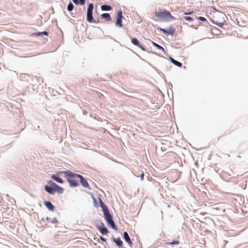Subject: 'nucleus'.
Returning <instances> with one entry per match:
<instances>
[{"label": "nucleus", "mask_w": 248, "mask_h": 248, "mask_svg": "<svg viewBox=\"0 0 248 248\" xmlns=\"http://www.w3.org/2000/svg\"><path fill=\"white\" fill-rule=\"evenodd\" d=\"M199 19L202 21H206V19L203 17L200 16Z\"/></svg>", "instance_id": "nucleus-26"}, {"label": "nucleus", "mask_w": 248, "mask_h": 248, "mask_svg": "<svg viewBox=\"0 0 248 248\" xmlns=\"http://www.w3.org/2000/svg\"><path fill=\"white\" fill-rule=\"evenodd\" d=\"M101 9L102 11H109L112 9V8L109 5H103L101 6Z\"/></svg>", "instance_id": "nucleus-17"}, {"label": "nucleus", "mask_w": 248, "mask_h": 248, "mask_svg": "<svg viewBox=\"0 0 248 248\" xmlns=\"http://www.w3.org/2000/svg\"><path fill=\"white\" fill-rule=\"evenodd\" d=\"M185 19L189 21H192L193 19L190 16H185Z\"/></svg>", "instance_id": "nucleus-25"}, {"label": "nucleus", "mask_w": 248, "mask_h": 248, "mask_svg": "<svg viewBox=\"0 0 248 248\" xmlns=\"http://www.w3.org/2000/svg\"><path fill=\"white\" fill-rule=\"evenodd\" d=\"M51 178L55 180L56 182L59 183H61V184H62L63 183V180H62V179L55 175H52L51 176Z\"/></svg>", "instance_id": "nucleus-15"}, {"label": "nucleus", "mask_w": 248, "mask_h": 248, "mask_svg": "<svg viewBox=\"0 0 248 248\" xmlns=\"http://www.w3.org/2000/svg\"><path fill=\"white\" fill-rule=\"evenodd\" d=\"M159 30L161 31H162L163 33L167 34L168 35L169 34L172 35L174 32V30H173L172 27L170 28V29H168L167 30L164 29L160 28Z\"/></svg>", "instance_id": "nucleus-11"}, {"label": "nucleus", "mask_w": 248, "mask_h": 248, "mask_svg": "<svg viewBox=\"0 0 248 248\" xmlns=\"http://www.w3.org/2000/svg\"><path fill=\"white\" fill-rule=\"evenodd\" d=\"M143 178H144V173H142V174H141V179L142 180H143Z\"/></svg>", "instance_id": "nucleus-29"}, {"label": "nucleus", "mask_w": 248, "mask_h": 248, "mask_svg": "<svg viewBox=\"0 0 248 248\" xmlns=\"http://www.w3.org/2000/svg\"><path fill=\"white\" fill-rule=\"evenodd\" d=\"M192 13H193V12H189V13H184V14H185V15H190V14H191Z\"/></svg>", "instance_id": "nucleus-28"}, {"label": "nucleus", "mask_w": 248, "mask_h": 248, "mask_svg": "<svg viewBox=\"0 0 248 248\" xmlns=\"http://www.w3.org/2000/svg\"><path fill=\"white\" fill-rule=\"evenodd\" d=\"M63 173L71 186H77L78 185L80 174H74L69 170L64 171Z\"/></svg>", "instance_id": "nucleus-2"}, {"label": "nucleus", "mask_w": 248, "mask_h": 248, "mask_svg": "<svg viewBox=\"0 0 248 248\" xmlns=\"http://www.w3.org/2000/svg\"><path fill=\"white\" fill-rule=\"evenodd\" d=\"M123 17V13L122 11H119L117 12V15L116 16V22L115 23V25L116 26L119 27H123V23H122V18Z\"/></svg>", "instance_id": "nucleus-6"}, {"label": "nucleus", "mask_w": 248, "mask_h": 248, "mask_svg": "<svg viewBox=\"0 0 248 248\" xmlns=\"http://www.w3.org/2000/svg\"><path fill=\"white\" fill-rule=\"evenodd\" d=\"M44 204L49 210L53 211L54 210V206L53 205V204L51 203L50 202H45Z\"/></svg>", "instance_id": "nucleus-12"}, {"label": "nucleus", "mask_w": 248, "mask_h": 248, "mask_svg": "<svg viewBox=\"0 0 248 248\" xmlns=\"http://www.w3.org/2000/svg\"><path fill=\"white\" fill-rule=\"evenodd\" d=\"M79 177H80L79 180H80L82 186L84 187L90 188L89 185L88 183L87 182V181H86V180H85L83 177V176H81V175Z\"/></svg>", "instance_id": "nucleus-10"}, {"label": "nucleus", "mask_w": 248, "mask_h": 248, "mask_svg": "<svg viewBox=\"0 0 248 248\" xmlns=\"http://www.w3.org/2000/svg\"><path fill=\"white\" fill-rule=\"evenodd\" d=\"M152 44H153V45L154 46H155L158 49H160V50H162L164 51H165L164 48L162 46H160V45H158L157 44L155 43L154 42H153Z\"/></svg>", "instance_id": "nucleus-21"}, {"label": "nucleus", "mask_w": 248, "mask_h": 248, "mask_svg": "<svg viewBox=\"0 0 248 248\" xmlns=\"http://www.w3.org/2000/svg\"><path fill=\"white\" fill-rule=\"evenodd\" d=\"M45 189L46 190V191H47L49 194H54L55 193L54 186L52 187L48 186H46L45 187Z\"/></svg>", "instance_id": "nucleus-13"}, {"label": "nucleus", "mask_w": 248, "mask_h": 248, "mask_svg": "<svg viewBox=\"0 0 248 248\" xmlns=\"http://www.w3.org/2000/svg\"><path fill=\"white\" fill-rule=\"evenodd\" d=\"M101 16L102 18L106 19V20L108 21H110L111 20L110 16L108 13L103 14L101 15Z\"/></svg>", "instance_id": "nucleus-18"}, {"label": "nucleus", "mask_w": 248, "mask_h": 248, "mask_svg": "<svg viewBox=\"0 0 248 248\" xmlns=\"http://www.w3.org/2000/svg\"><path fill=\"white\" fill-rule=\"evenodd\" d=\"M179 244V241L178 240H173L171 242H168L167 243V245H175Z\"/></svg>", "instance_id": "nucleus-24"}, {"label": "nucleus", "mask_w": 248, "mask_h": 248, "mask_svg": "<svg viewBox=\"0 0 248 248\" xmlns=\"http://www.w3.org/2000/svg\"><path fill=\"white\" fill-rule=\"evenodd\" d=\"M99 201L101 207H102L104 213L105 219L107 221L108 224L110 225L113 229L117 230V228L112 219L111 215L109 213L108 207L103 203L101 199H99Z\"/></svg>", "instance_id": "nucleus-1"}, {"label": "nucleus", "mask_w": 248, "mask_h": 248, "mask_svg": "<svg viewBox=\"0 0 248 248\" xmlns=\"http://www.w3.org/2000/svg\"><path fill=\"white\" fill-rule=\"evenodd\" d=\"M48 34V33L47 31L39 32L36 33V35H37V36H41L42 35H45L46 36H47Z\"/></svg>", "instance_id": "nucleus-23"}, {"label": "nucleus", "mask_w": 248, "mask_h": 248, "mask_svg": "<svg viewBox=\"0 0 248 248\" xmlns=\"http://www.w3.org/2000/svg\"><path fill=\"white\" fill-rule=\"evenodd\" d=\"M115 242L119 247H122L123 245V242L120 238H117L116 240H115Z\"/></svg>", "instance_id": "nucleus-20"}, {"label": "nucleus", "mask_w": 248, "mask_h": 248, "mask_svg": "<svg viewBox=\"0 0 248 248\" xmlns=\"http://www.w3.org/2000/svg\"><path fill=\"white\" fill-rule=\"evenodd\" d=\"M155 16L161 19L166 20H170L175 19V17L172 16L170 12L165 10H158L156 11Z\"/></svg>", "instance_id": "nucleus-3"}, {"label": "nucleus", "mask_w": 248, "mask_h": 248, "mask_svg": "<svg viewBox=\"0 0 248 248\" xmlns=\"http://www.w3.org/2000/svg\"><path fill=\"white\" fill-rule=\"evenodd\" d=\"M52 185L54 186L55 192L56 191L60 194H62L63 192L64 189L62 187L60 186L55 183H53Z\"/></svg>", "instance_id": "nucleus-9"}, {"label": "nucleus", "mask_w": 248, "mask_h": 248, "mask_svg": "<svg viewBox=\"0 0 248 248\" xmlns=\"http://www.w3.org/2000/svg\"><path fill=\"white\" fill-rule=\"evenodd\" d=\"M93 3H89L87 8V20L90 23H97L93 16Z\"/></svg>", "instance_id": "nucleus-5"}, {"label": "nucleus", "mask_w": 248, "mask_h": 248, "mask_svg": "<svg viewBox=\"0 0 248 248\" xmlns=\"http://www.w3.org/2000/svg\"><path fill=\"white\" fill-rule=\"evenodd\" d=\"M170 61L173 64L178 67H181L182 66V64L181 62L175 60L172 58H170Z\"/></svg>", "instance_id": "nucleus-19"}, {"label": "nucleus", "mask_w": 248, "mask_h": 248, "mask_svg": "<svg viewBox=\"0 0 248 248\" xmlns=\"http://www.w3.org/2000/svg\"><path fill=\"white\" fill-rule=\"evenodd\" d=\"M52 222L53 223H58V220L56 218H54L52 220Z\"/></svg>", "instance_id": "nucleus-27"}, {"label": "nucleus", "mask_w": 248, "mask_h": 248, "mask_svg": "<svg viewBox=\"0 0 248 248\" xmlns=\"http://www.w3.org/2000/svg\"><path fill=\"white\" fill-rule=\"evenodd\" d=\"M74 5L72 3L70 2L67 6V10L69 11H72L74 9Z\"/></svg>", "instance_id": "nucleus-22"}, {"label": "nucleus", "mask_w": 248, "mask_h": 248, "mask_svg": "<svg viewBox=\"0 0 248 248\" xmlns=\"http://www.w3.org/2000/svg\"><path fill=\"white\" fill-rule=\"evenodd\" d=\"M73 2L76 5H84L86 0H72Z\"/></svg>", "instance_id": "nucleus-16"}, {"label": "nucleus", "mask_w": 248, "mask_h": 248, "mask_svg": "<svg viewBox=\"0 0 248 248\" xmlns=\"http://www.w3.org/2000/svg\"><path fill=\"white\" fill-rule=\"evenodd\" d=\"M225 15L223 13H219L214 17L213 22L219 27H222L225 22Z\"/></svg>", "instance_id": "nucleus-4"}, {"label": "nucleus", "mask_w": 248, "mask_h": 248, "mask_svg": "<svg viewBox=\"0 0 248 248\" xmlns=\"http://www.w3.org/2000/svg\"><path fill=\"white\" fill-rule=\"evenodd\" d=\"M97 228L103 234H107L108 233V230L104 227L103 223H102V226H97Z\"/></svg>", "instance_id": "nucleus-8"}, {"label": "nucleus", "mask_w": 248, "mask_h": 248, "mask_svg": "<svg viewBox=\"0 0 248 248\" xmlns=\"http://www.w3.org/2000/svg\"><path fill=\"white\" fill-rule=\"evenodd\" d=\"M124 237L126 242H127L129 245L132 244V241L130 240V238L127 233V232H124Z\"/></svg>", "instance_id": "nucleus-14"}, {"label": "nucleus", "mask_w": 248, "mask_h": 248, "mask_svg": "<svg viewBox=\"0 0 248 248\" xmlns=\"http://www.w3.org/2000/svg\"><path fill=\"white\" fill-rule=\"evenodd\" d=\"M101 239L103 241H105V239L104 238H102V237H101Z\"/></svg>", "instance_id": "nucleus-30"}, {"label": "nucleus", "mask_w": 248, "mask_h": 248, "mask_svg": "<svg viewBox=\"0 0 248 248\" xmlns=\"http://www.w3.org/2000/svg\"><path fill=\"white\" fill-rule=\"evenodd\" d=\"M131 43L134 45L135 46H136L141 48L142 50L145 51V48L140 45V42L139 40L136 38H133L131 39Z\"/></svg>", "instance_id": "nucleus-7"}]
</instances>
